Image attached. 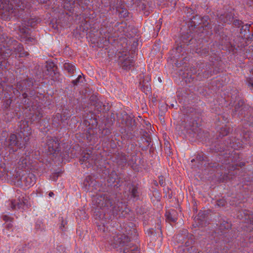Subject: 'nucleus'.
<instances>
[{
	"mask_svg": "<svg viewBox=\"0 0 253 253\" xmlns=\"http://www.w3.org/2000/svg\"><path fill=\"white\" fill-rule=\"evenodd\" d=\"M248 121V124L249 125V126H253V120L252 119H249L248 120H247Z\"/></svg>",
	"mask_w": 253,
	"mask_h": 253,
	"instance_id": "nucleus-31",
	"label": "nucleus"
},
{
	"mask_svg": "<svg viewBox=\"0 0 253 253\" xmlns=\"http://www.w3.org/2000/svg\"><path fill=\"white\" fill-rule=\"evenodd\" d=\"M227 229L231 228V224L227 223Z\"/></svg>",
	"mask_w": 253,
	"mask_h": 253,
	"instance_id": "nucleus-37",
	"label": "nucleus"
},
{
	"mask_svg": "<svg viewBox=\"0 0 253 253\" xmlns=\"http://www.w3.org/2000/svg\"><path fill=\"white\" fill-rule=\"evenodd\" d=\"M127 156L124 153H119L117 159V163L119 165L124 166L127 163Z\"/></svg>",
	"mask_w": 253,
	"mask_h": 253,
	"instance_id": "nucleus-18",
	"label": "nucleus"
},
{
	"mask_svg": "<svg viewBox=\"0 0 253 253\" xmlns=\"http://www.w3.org/2000/svg\"><path fill=\"white\" fill-rule=\"evenodd\" d=\"M232 147H234L235 149H236L235 146H234V144H233L232 146H231Z\"/></svg>",
	"mask_w": 253,
	"mask_h": 253,
	"instance_id": "nucleus-41",
	"label": "nucleus"
},
{
	"mask_svg": "<svg viewBox=\"0 0 253 253\" xmlns=\"http://www.w3.org/2000/svg\"><path fill=\"white\" fill-rule=\"evenodd\" d=\"M10 218L7 215H4L3 216V220H5L6 221H11V220L10 219Z\"/></svg>",
	"mask_w": 253,
	"mask_h": 253,
	"instance_id": "nucleus-33",
	"label": "nucleus"
},
{
	"mask_svg": "<svg viewBox=\"0 0 253 253\" xmlns=\"http://www.w3.org/2000/svg\"><path fill=\"white\" fill-rule=\"evenodd\" d=\"M3 176V172L1 171H0V178L2 177Z\"/></svg>",
	"mask_w": 253,
	"mask_h": 253,
	"instance_id": "nucleus-38",
	"label": "nucleus"
},
{
	"mask_svg": "<svg viewBox=\"0 0 253 253\" xmlns=\"http://www.w3.org/2000/svg\"><path fill=\"white\" fill-rule=\"evenodd\" d=\"M120 61L121 62L122 67L124 70L130 69L134 65V60L132 57H123L122 59H120Z\"/></svg>",
	"mask_w": 253,
	"mask_h": 253,
	"instance_id": "nucleus-10",
	"label": "nucleus"
},
{
	"mask_svg": "<svg viewBox=\"0 0 253 253\" xmlns=\"http://www.w3.org/2000/svg\"><path fill=\"white\" fill-rule=\"evenodd\" d=\"M168 218L170 219V220L172 222H176L177 218L176 217H171V215L169 214L168 215Z\"/></svg>",
	"mask_w": 253,
	"mask_h": 253,
	"instance_id": "nucleus-32",
	"label": "nucleus"
},
{
	"mask_svg": "<svg viewBox=\"0 0 253 253\" xmlns=\"http://www.w3.org/2000/svg\"><path fill=\"white\" fill-rule=\"evenodd\" d=\"M29 156L25 154L19 159L17 164V168L20 169H26L29 164Z\"/></svg>",
	"mask_w": 253,
	"mask_h": 253,
	"instance_id": "nucleus-11",
	"label": "nucleus"
},
{
	"mask_svg": "<svg viewBox=\"0 0 253 253\" xmlns=\"http://www.w3.org/2000/svg\"><path fill=\"white\" fill-rule=\"evenodd\" d=\"M209 52V47H201L199 48H197L196 49V52L202 56H207L208 55V53Z\"/></svg>",
	"mask_w": 253,
	"mask_h": 253,
	"instance_id": "nucleus-20",
	"label": "nucleus"
},
{
	"mask_svg": "<svg viewBox=\"0 0 253 253\" xmlns=\"http://www.w3.org/2000/svg\"><path fill=\"white\" fill-rule=\"evenodd\" d=\"M137 236V232L134 228L124 226L116 231L113 229L109 233L107 240L109 244L113 248L126 246L124 253H140L138 248L131 242V240L135 239Z\"/></svg>",
	"mask_w": 253,
	"mask_h": 253,
	"instance_id": "nucleus-1",
	"label": "nucleus"
},
{
	"mask_svg": "<svg viewBox=\"0 0 253 253\" xmlns=\"http://www.w3.org/2000/svg\"><path fill=\"white\" fill-rule=\"evenodd\" d=\"M103 36H104L105 37V38L107 36V35H105V34H104L103 35Z\"/></svg>",
	"mask_w": 253,
	"mask_h": 253,
	"instance_id": "nucleus-46",
	"label": "nucleus"
},
{
	"mask_svg": "<svg viewBox=\"0 0 253 253\" xmlns=\"http://www.w3.org/2000/svg\"><path fill=\"white\" fill-rule=\"evenodd\" d=\"M27 200L22 197L19 199V201L17 202L15 200L11 202V208L12 209H15L16 208L18 209L23 208V206L27 203Z\"/></svg>",
	"mask_w": 253,
	"mask_h": 253,
	"instance_id": "nucleus-15",
	"label": "nucleus"
},
{
	"mask_svg": "<svg viewBox=\"0 0 253 253\" xmlns=\"http://www.w3.org/2000/svg\"><path fill=\"white\" fill-rule=\"evenodd\" d=\"M57 116H60V118L61 117V116L60 114H58V115H57Z\"/></svg>",
	"mask_w": 253,
	"mask_h": 253,
	"instance_id": "nucleus-44",
	"label": "nucleus"
},
{
	"mask_svg": "<svg viewBox=\"0 0 253 253\" xmlns=\"http://www.w3.org/2000/svg\"><path fill=\"white\" fill-rule=\"evenodd\" d=\"M241 105L243 104V102H241Z\"/></svg>",
	"mask_w": 253,
	"mask_h": 253,
	"instance_id": "nucleus-47",
	"label": "nucleus"
},
{
	"mask_svg": "<svg viewBox=\"0 0 253 253\" xmlns=\"http://www.w3.org/2000/svg\"><path fill=\"white\" fill-rule=\"evenodd\" d=\"M210 18L208 16L201 17L199 15H195L192 18V23L195 27L198 28H203L205 32H208L210 29H211V25L209 23Z\"/></svg>",
	"mask_w": 253,
	"mask_h": 253,
	"instance_id": "nucleus-5",
	"label": "nucleus"
},
{
	"mask_svg": "<svg viewBox=\"0 0 253 253\" xmlns=\"http://www.w3.org/2000/svg\"><path fill=\"white\" fill-rule=\"evenodd\" d=\"M38 117L40 118H41L42 117V114H40L39 113V115H38Z\"/></svg>",
	"mask_w": 253,
	"mask_h": 253,
	"instance_id": "nucleus-39",
	"label": "nucleus"
},
{
	"mask_svg": "<svg viewBox=\"0 0 253 253\" xmlns=\"http://www.w3.org/2000/svg\"><path fill=\"white\" fill-rule=\"evenodd\" d=\"M80 162L82 165H84L87 168H89L93 165H96L95 161L93 158V156L86 153L80 159Z\"/></svg>",
	"mask_w": 253,
	"mask_h": 253,
	"instance_id": "nucleus-8",
	"label": "nucleus"
},
{
	"mask_svg": "<svg viewBox=\"0 0 253 253\" xmlns=\"http://www.w3.org/2000/svg\"><path fill=\"white\" fill-rule=\"evenodd\" d=\"M219 18L224 23L229 24L233 21V16L231 14H226L225 17L223 16H221Z\"/></svg>",
	"mask_w": 253,
	"mask_h": 253,
	"instance_id": "nucleus-22",
	"label": "nucleus"
},
{
	"mask_svg": "<svg viewBox=\"0 0 253 253\" xmlns=\"http://www.w3.org/2000/svg\"><path fill=\"white\" fill-rule=\"evenodd\" d=\"M191 79L192 80V81H193L194 80V78L193 77V78H192L191 77Z\"/></svg>",
	"mask_w": 253,
	"mask_h": 253,
	"instance_id": "nucleus-42",
	"label": "nucleus"
},
{
	"mask_svg": "<svg viewBox=\"0 0 253 253\" xmlns=\"http://www.w3.org/2000/svg\"><path fill=\"white\" fill-rule=\"evenodd\" d=\"M253 1V0H252Z\"/></svg>",
	"mask_w": 253,
	"mask_h": 253,
	"instance_id": "nucleus-49",
	"label": "nucleus"
},
{
	"mask_svg": "<svg viewBox=\"0 0 253 253\" xmlns=\"http://www.w3.org/2000/svg\"><path fill=\"white\" fill-rule=\"evenodd\" d=\"M129 196L131 198L137 199L139 197V192L137 186L131 185L129 187Z\"/></svg>",
	"mask_w": 253,
	"mask_h": 253,
	"instance_id": "nucleus-17",
	"label": "nucleus"
},
{
	"mask_svg": "<svg viewBox=\"0 0 253 253\" xmlns=\"http://www.w3.org/2000/svg\"><path fill=\"white\" fill-rule=\"evenodd\" d=\"M227 248H224L222 250L221 249V248H214V249L213 250H210L209 251V253H219L220 252H222L223 253H226L227 252Z\"/></svg>",
	"mask_w": 253,
	"mask_h": 253,
	"instance_id": "nucleus-25",
	"label": "nucleus"
},
{
	"mask_svg": "<svg viewBox=\"0 0 253 253\" xmlns=\"http://www.w3.org/2000/svg\"><path fill=\"white\" fill-rule=\"evenodd\" d=\"M231 131V129L229 127L225 126L224 127H222L219 132V135L224 136L227 135Z\"/></svg>",
	"mask_w": 253,
	"mask_h": 253,
	"instance_id": "nucleus-24",
	"label": "nucleus"
},
{
	"mask_svg": "<svg viewBox=\"0 0 253 253\" xmlns=\"http://www.w3.org/2000/svg\"><path fill=\"white\" fill-rule=\"evenodd\" d=\"M82 0H66L64 4L65 9L71 11L76 5H80Z\"/></svg>",
	"mask_w": 253,
	"mask_h": 253,
	"instance_id": "nucleus-12",
	"label": "nucleus"
},
{
	"mask_svg": "<svg viewBox=\"0 0 253 253\" xmlns=\"http://www.w3.org/2000/svg\"><path fill=\"white\" fill-rule=\"evenodd\" d=\"M36 24V21L34 20V19L30 20L28 23V26H30L31 27L34 26Z\"/></svg>",
	"mask_w": 253,
	"mask_h": 253,
	"instance_id": "nucleus-30",
	"label": "nucleus"
},
{
	"mask_svg": "<svg viewBox=\"0 0 253 253\" xmlns=\"http://www.w3.org/2000/svg\"><path fill=\"white\" fill-rule=\"evenodd\" d=\"M7 228H10L12 227V225L11 223H8L6 224Z\"/></svg>",
	"mask_w": 253,
	"mask_h": 253,
	"instance_id": "nucleus-36",
	"label": "nucleus"
},
{
	"mask_svg": "<svg viewBox=\"0 0 253 253\" xmlns=\"http://www.w3.org/2000/svg\"><path fill=\"white\" fill-rule=\"evenodd\" d=\"M249 84L253 87V81L252 82H249Z\"/></svg>",
	"mask_w": 253,
	"mask_h": 253,
	"instance_id": "nucleus-40",
	"label": "nucleus"
},
{
	"mask_svg": "<svg viewBox=\"0 0 253 253\" xmlns=\"http://www.w3.org/2000/svg\"><path fill=\"white\" fill-rule=\"evenodd\" d=\"M30 6L25 0H0V10L7 12L10 17H20L23 11L29 9Z\"/></svg>",
	"mask_w": 253,
	"mask_h": 253,
	"instance_id": "nucleus-3",
	"label": "nucleus"
},
{
	"mask_svg": "<svg viewBox=\"0 0 253 253\" xmlns=\"http://www.w3.org/2000/svg\"><path fill=\"white\" fill-rule=\"evenodd\" d=\"M5 142V146L10 148V150H12L13 152L16 151L17 149H20L23 147L21 144L19 143L17 135L15 134H11L9 138L6 140Z\"/></svg>",
	"mask_w": 253,
	"mask_h": 253,
	"instance_id": "nucleus-6",
	"label": "nucleus"
},
{
	"mask_svg": "<svg viewBox=\"0 0 253 253\" xmlns=\"http://www.w3.org/2000/svg\"><path fill=\"white\" fill-rule=\"evenodd\" d=\"M100 33H101V34L102 35H103V34H102V31H100Z\"/></svg>",
	"mask_w": 253,
	"mask_h": 253,
	"instance_id": "nucleus-45",
	"label": "nucleus"
},
{
	"mask_svg": "<svg viewBox=\"0 0 253 253\" xmlns=\"http://www.w3.org/2000/svg\"><path fill=\"white\" fill-rule=\"evenodd\" d=\"M121 0H108L106 4H109L113 8H117L121 4Z\"/></svg>",
	"mask_w": 253,
	"mask_h": 253,
	"instance_id": "nucleus-19",
	"label": "nucleus"
},
{
	"mask_svg": "<svg viewBox=\"0 0 253 253\" xmlns=\"http://www.w3.org/2000/svg\"><path fill=\"white\" fill-rule=\"evenodd\" d=\"M64 68L69 73L72 74L74 73L75 67L74 65L69 63H65L64 65Z\"/></svg>",
	"mask_w": 253,
	"mask_h": 253,
	"instance_id": "nucleus-21",
	"label": "nucleus"
},
{
	"mask_svg": "<svg viewBox=\"0 0 253 253\" xmlns=\"http://www.w3.org/2000/svg\"><path fill=\"white\" fill-rule=\"evenodd\" d=\"M92 204L96 210L102 209L105 212H109L111 215L117 214L118 211L122 210L123 205L122 202H117L116 203L113 198L108 195H101L94 197L92 200Z\"/></svg>",
	"mask_w": 253,
	"mask_h": 253,
	"instance_id": "nucleus-2",
	"label": "nucleus"
},
{
	"mask_svg": "<svg viewBox=\"0 0 253 253\" xmlns=\"http://www.w3.org/2000/svg\"><path fill=\"white\" fill-rule=\"evenodd\" d=\"M98 228L100 231H102L103 232H105L108 229V227L106 228L104 223L103 221L101 222V224L98 225Z\"/></svg>",
	"mask_w": 253,
	"mask_h": 253,
	"instance_id": "nucleus-26",
	"label": "nucleus"
},
{
	"mask_svg": "<svg viewBox=\"0 0 253 253\" xmlns=\"http://www.w3.org/2000/svg\"><path fill=\"white\" fill-rule=\"evenodd\" d=\"M54 195V193L52 192H50L48 194V196L50 197H52Z\"/></svg>",
	"mask_w": 253,
	"mask_h": 253,
	"instance_id": "nucleus-35",
	"label": "nucleus"
},
{
	"mask_svg": "<svg viewBox=\"0 0 253 253\" xmlns=\"http://www.w3.org/2000/svg\"><path fill=\"white\" fill-rule=\"evenodd\" d=\"M21 41L28 42H32L34 39L30 37L29 30L26 28H22L20 29Z\"/></svg>",
	"mask_w": 253,
	"mask_h": 253,
	"instance_id": "nucleus-13",
	"label": "nucleus"
},
{
	"mask_svg": "<svg viewBox=\"0 0 253 253\" xmlns=\"http://www.w3.org/2000/svg\"><path fill=\"white\" fill-rule=\"evenodd\" d=\"M46 145L48 152L53 154L58 151L59 142L57 138L49 137L46 141Z\"/></svg>",
	"mask_w": 253,
	"mask_h": 253,
	"instance_id": "nucleus-7",
	"label": "nucleus"
},
{
	"mask_svg": "<svg viewBox=\"0 0 253 253\" xmlns=\"http://www.w3.org/2000/svg\"><path fill=\"white\" fill-rule=\"evenodd\" d=\"M242 142L243 144L246 145H249L250 146L253 145V137L251 136V134L249 132H246L244 133Z\"/></svg>",
	"mask_w": 253,
	"mask_h": 253,
	"instance_id": "nucleus-16",
	"label": "nucleus"
},
{
	"mask_svg": "<svg viewBox=\"0 0 253 253\" xmlns=\"http://www.w3.org/2000/svg\"><path fill=\"white\" fill-rule=\"evenodd\" d=\"M21 179L22 184L27 187H31L36 182V176L32 173L23 175Z\"/></svg>",
	"mask_w": 253,
	"mask_h": 253,
	"instance_id": "nucleus-9",
	"label": "nucleus"
},
{
	"mask_svg": "<svg viewBox=\"0 0 253 253\" xmlns=\"http://www.w3.org/2000/svg\"><path fill=\"white\" fill-rule=\"evenodd\" d=\"M242 147V146H237V148H240V147Z\"/></svg>",
	"mask_w": 253,
	"mask_h": 253,
	"instance_id": "nucleus-43",
	"label": "nucleus"
},
{
	"mask_svg": "<svg viewBox=\"0 0 253 253\" xmlns=\"http://www.w3.org/2000/svg\"><path fill=\"white\" fill-rule=\"evenodd\" d=\"M226 202L223 199H220L217 202V205L218 206H224L225 205Z\"/></svg>",
	"mask_w": 253,
	"mask_h": 253,
	"instance_id": "nucleus-29",
	"label": "nucleus"
},
{
	"mask_svg": "<svg viewBox=\"0 0 253 253\" xmlns=\"http://www.w3.org/2000/svg\"><path fill=\"white\" fill-rule=\"evenodd\" d=\"M105 0H102V1H104Z\"/></svg>",
	"mask_w": 253,
	"mask_h": 253,
	"instance_id": "nucleus-48",
	"label": "nucleus"
},
{
	"mask_svg": "<svg viewBox=\"0 0 253 253\" xmlns=\"http://www.w3.org/2000/svg\"><path fill=\"white\" fill-rule=\"evenodd\" d=\"M0 39L4 48V49H1L0 53V68H3L4 66L3 62L12 54L15 53L17 54L19 53L20 57L26 55L23 51V47L21 43L14 42V46L12 47H9L7 44L10 40H8L7 37L3 34L1 35Z\"/></svg>",
	"mask_w": 253,
	"mask_h": 253,
	"instance_id": "nucleus-4",
	"label": "nucleus"
},
{
	"mask_svg": "<svg viewBox=\"0 0 253 253\" xmlns=\"http://www.w3.org/2000/svg\"><path fill=\"white\" fill-rule=\"evenodd\" d=\"M233 24L235 26H237L238 27H242V29H243L244 27H245V30L247 28H248V30L249 31V28L250 25H248V24H246L245 25H243V22L241 20H237V19L234 20L233 21Z\"/></svg>",
	"mask_w": 253,
	"mask_h": 253,
	"instance_id": "nucleus-23",
	"label": "nucleus"
},
{
	"mask_svg": "<svg viewBox=\"0 0 253 253\" xmlns=\"http://www.w3.org/2000/svg\"><path fill=\"white\" fill-rule=\"evenodd\" d=\"M82 79V76L81 75H79L78 78L76 79H75L72 81V83L74 85H77L79 83V82H81V80Z\"/></svg>",
	"mask_w": 253,
	"mask_h": 253,
	"instance_id": "nucleus-28",
	"label": "nucleus"
},
{
	"mask_svg": "<svg viewBox=\"0 0 253 253\" xmlns=\"http://www.w3.org/2000/svg\"><path fill=\"white\" fill-rule=\"evenodd\" d=\"M49 0H38V1L41 3H45Z\"/></svg>",
	"mask_w": 253,
	"mask_h": 253,
	"instance_id": "nucleus-34",
	"label": "nucleus"
},
{
	"mask_svg": "<svg viewBox=\"0 0 253 253\" xmlns=\"http://www.w3.org/2000/svg\"><path fill=\"white\" fill-rule=\"evenodd\" d=\"M209 68V67H206V70H205L204 72V76L205 78H209L210 76L211 75V71H210V73H209V71L208 70V69Z\"/></svg>",
	"mask_w": 253,
	"mask_h": 253,
	"instance_id": "nucleus-27",
	"label": "nucleus"
},
{
	"mask_svg": "<svg viewBox=\"0 0 253 253\" xmlns=\"http://www.w3.org/2000/svg\"><path fill=\"white\" fill-rule=\"evenodd\" d=\"M118 176L115 172H112L109 174L107 181L109 185L118 187Z\"/></svg>",
	"mask_w": 253,
	"mask_h": 253,
	"instance_id": "nucleus-14",
	"label": "nucleus"
}]
</instances>
